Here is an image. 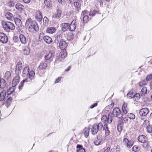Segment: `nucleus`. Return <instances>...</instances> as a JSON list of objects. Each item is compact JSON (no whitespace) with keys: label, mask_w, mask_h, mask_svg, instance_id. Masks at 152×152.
<instances>
[{"label":"nucleus","mask_w":152,"mask_h":152,"mask_svg":"<svg viewBox=\"0 0 152 152\" xmlns=\"http://www.w3.org/2000/svg\"><path fill=\"white\" fill-rule=\"evenodd\" d=\"M103 128V126L102 123H99L97 125L94 124L91 129L92 134L93 135L95 134L98 131L102 130Z\"/></svg>","instance_id":"1"},{"label":"nucleus","mask_w":152,"mask_h":152,"mask_svg":"<svg viewBox=\"0 0 152 152\" xmlns=\"http://www.w3.org/2000/svg\"><path fill=\"white\" fill-rule=\"evenodd\" d=\"M5 24L3 25V27L4 29L7 32L10 31V30H14L15 27L14 25L10 22H5Z\"/></svg>","instance_id":"2"},{"label":"nucleus","mask_w":152,"mask_h":152,"mask_svg":"<svg viewBox=\"0 0 152 152\" xmlns=\"http://www.w3.org/2000/svg\"><path fill=\"white\" fill-rule=\"evenodd\" d=\"M113 115L114 117H117L118 118H121L123 115L121 110L118 107L114 108L113 111Z\"/></svg>","instance_id":"3"},{"label":"nucleus","mask_w":152,"mask_h":152,"mask_svg":"<svg viewBox=\"0 0 152 152\" xmlns=\"http://www.w3.org/2000/svg\"><path fill=\"white\" fill-rule=\"evenodd\" d=\"M39 28L37 22L36 21H34L32 23V25L29 26L28 30L30 32H33L34 31H37L39 30Z\"/></svg>","instance_id":"4"},{"label":"nucleus","mask_w":152,"mask_h":152,"mask_svg":"<svg viewBox=\"0 0 152 152\" xmlns=\"http://www.w3.org/2000/svg\"><path fill=\"white\" fill-rule=\"evenodd\" d=\"M101 120L102 122L105 123L104 124H110L112 119L111 116L110 117L109 115L108 117L106 115H103L101 118Z\"/></svg>","instance_id":"5"},{"label":"nucleus","mask_w":152,"mask_h":152,"mask_svg":"<svg viewBox=\"0 0 152 152\" xmlns=\"http://www.w3.org/2000/svg\"><path fill=\"white\" fill-rule=\"evenodd\" d=\"M8 41L7 36L3 33H0V42L3 43H6Z\"/></svg>","instance_id":"6"},{"label":"nucleus","mask_w":152,"mask_h":152,"mask_svg":"<svg viewBox=\"0 0 152 152\" xmlns=\"http://www.w3.org/2000/svg\"><path fill=\"white\" fill-rule=\"evenodd\" d=\"M124 143L126 145L128 148H131L133 144V141L132 140H129L127 138H125L123 140Z\"/></svg>","instance_id":"7"},{"label":"nucleus","mask_w":152,"mask_h":152,"mask_svg":"<svg viewBox=\"0 0 152 152\" xmlns=\"http://www.w3.org/2000/svg\"><path fill=\"white\" fill-rule=\"evenodd\" d=\"M66 56V51L65 49L62 50L58 57V60L61 61Z\"/></svg>","instance_id":"8"},{"label":"nucleus","mask_w":152,"mask_h":152,"mask_svg":"<svg viewBox=\"0 0 152 152\" xmlns=\"http://www.w3.org/2000/svg\"><path fill=\"white\" fill-rule=\"evenodd\" d=\"M149 109L147 108H145L141 109L140 111L139 114L141 116H145L149 113Z\"/></svg>","instance_id":"9"},{"label":"nucleus","mask_w":152,"mask_h":152,"mask_svg":"<svg viewBox=\"0 0 152 152\" xmlns=\"http://www.w3.org/2000/svg\"><path fill=\"white\" fill-rule=\"evenodd\" d=\"M22 64L21 62L19 61L16 64L15 70V72L16 74H19L21 72L22 69Z\"/></svg>","instance_id":"10"},{"label":"nucleus","mask_w":152,"mask_h":152,"mask_svg":"<svg viewBox=\"0 0 152 152\" xmlns=\"http://www.w3.org/2000/svg\"><path fill=\"white\" fill-rule=\"evenodd\" d=\"M76 26V20H74L70 24L68 28L69 31H74L75 29Z\"/></svg>","instance_id":"11"},{"label":"nucleus","mask_w":152,"mask_h":152,"mask_svg":"<svg viewBox=\"0 0 152 152\" xmlns=\"http://www.w3.org/2000/svg\"><path fill=\"white\" fill-rule=\"evenodd\" d=\"M6 92L5 89L2 90L0 92V101H4L6 97Z\"/></svg>","instance_id":"12"},{"label":"nucleus","mask_w":152,"mask_h":152,"mask_svg":"<svg viewBox=\"0 0 152 152\" xmlns=\"http://www.w3.org/2000/svg\"><path fill=\"white\" fill-rule=\"evenodd\" d=\"M35 18L38 21H41L42 18V12L40 11H37L36 13Z\"/></svg>","instance_id":"13"},{"label":"nucleus","mask_w":152,"mask_h":152,"mask_svg":"<svg viewBox=\"0 0 152 152\" xmlns=\"http://www.w3.org/2000/svg\"><path fill=\"white\" fill-rule=\"evenodd\" d=\"M19 79L20 77L19 76L17 75L16 76H15L12 82V86L15 87V86L18 83L19 81Z\"/></svg>","instance_id":"14"},{"label":"nucleus","mask_w":152,"mask_h":152,"mask_svg":"<svg viewBox=\"0 0 152 152\" xmlns=\"http://www.w3.org/2000/svg\"><path fill=\"white\" fill-rule=\"evenodd\" d=\"M7 87L6 81L3 79H1L0 82V88L3 90L6 88Z\"/></svg>","instance_id":"15"},{"label":"nucleus","mask_w":152,"mask_h":152,"mask_svg":"<svg viewBox=\"0 0 152 152\" xmlns=\"http://www.w3.org/2000/svg\"><path fill=\"white\" fill-rule=\"evenodd\" d=\"M16 9L19 11L21 12L24 10V7L21 4L18 3L15 5Z\"/></svg>","instance_id":"16"},{"label":"nucleus","mask_w":152,"mask_h":152,"mask_svg":"<svg viewBox=\"0 0 152 152\" xmlns=\"http://www.w3.org/2000/svg\"><path fill=\"white\" fill-rule=\"evenodd\" d=\"M56 31V29L54 27H48L46 30V32L49 34H53Z\"/></svg>","instance_id":"17"},{"label":"nucleus","mask_w":152,"mask_h":152,"mask_svg":"<svg viewBox=\"0 0 152 152\" xmlns=\"http://www.w3.org/2000/svg\"><path fill=\"white\" fill-rule=\"evenodd\" d=\"M53 58V53L51 52H49L47 53L45 56L46 60H50V61H52Z\"/></svg>","instance_id":"18"},{"label":"nucleus","mask_w":152,"mask_h":152,"mask_svg":"<svg viewBox=\"0 0 152 152\" xmlns=\"http://www.w3.org/2000/svg\"><path fill=\"white\" fill-rule=\"evenodd\" d=\"M15 88V87L12 86L7 89L6 92V94L7 95H13V93L14 92Z\"/></svg>","instance_id":"19"},{"label":"nucleus","mask_w":152,"mask_h":152,"mask_svg":"<svg viewBox=\"0 0 152 152\" xmlns=\"http://www.w3.org/2000/svg\"><path fill=\"white\" fill-rule=\"evenodd\" d=\"M29 72V68L28 67L26 66L24 69L22 75L24 77L28 76Z\"/></svg>","instance_id":"20"},{"label":"nucleus","mask_w":152,"mask_h":152,"mask_svg":"<svg viewBox=\"0 0 152 152\" xmlns=\"http://www.w3.org/2000/svg\"><path fill=\"white\" fill-rule=\"evenodd\" d=\"M147 137L145 135H141L139 136L138 137V140L139 142H144L146 141L147 140Z\"/></svg>","instance_id":"21"},{"label":"nucleus","mask_w":152,"mask_h":152,"mask_svg":"<svg viewBox=\"0 0 152 152\" xmlns=\"http://www.w3.org/2000/svg\"><path fill=\"white\" fill-rule=\"evenodd\" d=\"M67 43L64 41H62L59 43V46L60 48L62 50L65 49V48L67 46Z\"/></svg>","instance_id":"22"},{"label":"nucleus","mask_w":152,"mask_h":152,"mask_svg":"<svg viewBox=\"0 0 152 152\" xmlns=\"http://www.w3.org/2000/svg\"><path fill=\"white\" fill-rule=\"evenodd\" d=\"M43 39L44 41L47 43L50 44L52 42V38L48 36H45L44 37Z\"/></svg>","instance_id":"23"},{"label":"nucleus","mask_w":152,"mask_h":152,"mask_svg":"<svg viewBox=\"0 0 152 152\" xmlns=\"http://www.w3.org/2000/svg\"><path fill=\"white\" fill-rule=\"evenodd\" d=\"M90 128V127L88 126L86 127L84 129V134L86 137H87L88 136Z\"/></svg>","instance_id":"24"},{"label":"nucleus","mask_w":152,"mask_h":152,"mask_svg":"<svg viewBox=\"0 0 152 152\" xmlns=\"http://www.w3.org/2000/svg\"><path fill=\"white\" fill-rule=\"evenodd\" d=\"M5 16L7 19L9 20H12L14 18L13 14L8 12L5 13Z\"/></svg>","instance_id":"25"},{"label":"nucleus","mask_w":152,"mask_h":152,"mask_svg":"<svg viewBox=\"0 0 152 152\" xmlns=\"http://www.w3.org/2000/svg\"><path fill=\"white\" fill-rule=\"evenodd\" d=\"M62 14V12L59 8L56 9V12L55 13V16L56 18H58L61 17Z\"/></svg>","instance_id":"26"},{"label":"nucleus","mask_w":152,"mask_h":152,"mask_svg":"<svg viewBox=\"0 0 152 152\" xmlns=\"http://www.w3.org/2000/svg\"><path fill=\"white\" fill-rule=\"evenodd\" d=\"M69 24L68 23H63L61 24L62 30L64 32L66 31L69 26Z\"/></svg>","instance_id":"27"},{"label":"nucleus","mask_w":152,"mask_h":152,"mask_svg":"<svg viewBox=\"0 0 152 152\" xmlns=\"http://www.w3.org/2000/svg\"><path fill=\"white\" fill-rule=\"evenodd\" d=\"M19 38L21 43L23 44H25L27 42L26 39L23 35L22 34L20 35Z\"/></svg>","instance_id":"28"},{"label":"nucleus","mask_w":152,"mask_h":152,"mask_svg":"<svg viewBox=\"0 0 152 152\" xmlns=\"http://www.w3.org/2000/svg\"><path fill=\"white\" fill-rule=\"evenodd\" d=\"M47 66V64L46 63L42 62L39 65L38 68L40 69H43L46 68Z\"/></svg>","instance_id":"29"},{"label":"nucleus","mask_w":152,"mask_h":152,"mask_svg":"<svg viewBox=\"0 0 152 152\" xmlns=\"http://www.w3.org/2000/svg\"><path fill=\"white\" fill-rule=\"evenodd\" d=\"M74 5L76 10L78 12L80 9L81 4L75 1L74 3Z\"/></svg>","instance_id":"30"},{"label":"nucleus","mask_w":152,"mask_h":152,"mask_svg":"<svg viewBox=\"0 0 152 152\" xmlns=\"http://www.w3.org/2000/svg\"><path fill=\"white\" fill-rule=\"evenodd\" d=\"M103 130L105 131V134L106 136L109 135L110 134V132L108 128L107 124H104L103 126Z\"/></svg>","instance_id":"31"},{"label":"nucleus","mask_w":152,"mask_h":152,"mask_svg":"<svg viewBox=\"0 0 152 152\" xmlns=\"http://www.w3.org/2000/svg\"><path fill=\"white\" fill-rule=\"evenodd\" d=\"M44 4L45 6L48 8H50L52 6L51 0H44Z\"/></svg>","instance_id":"32"},{"label":"nucleus","mask_w":152,"mask_h":152,"mask_svg":"<svg viewBox=\"0 0 152 152\" xmlns=\"http://www.w3.org/2000/svg\"><path fill=\"white\" fill-rule=\"evenodd\" d=\"M77 152H85V149L83 148V146L79 145H77Z\"/></svg>","instance_id":"33"},{"label":"nucleus","mask_w":152,"mask_h":152,"mask_svg":"<svg viewBox=\"0 0 152 152\" xmlns=\"http://www.w3.org/2000/svg\"><path fill=\"white\" fill-rule=\"evenodd\" d=\"M14 21L16 25L18 26L19 27L21 26L22 22L20 19L18 18H15Z\"/></svg>","instance_id":"34"},{"label":"nucleus","mask_w":152,"mask_h":152,"mask_svg":"<svg viewBox=\"0 0 152 152\" xmlns=\"http://www.w3.org/2000/svg\"><path fill=\"white\" fill-rule=\"evenodd\" d=\"M23 53L24 55H28L30 53L29 48L28 46H25L24 48Z\"/></svg>","instance_id":"35"},{"label":"nucleus","mask_w":152,"mask_h":152,"mask_svg":"<svg viewBox=\"0 0 152 152\" xmlns=\"http://www.w3.org/2000/svg\"><path fill=\"white\" fill-rule=\"evenodd\" d=\"M28 75V76L29 78L31 80H32L34 78L35 74L33 71H31L30 72H29Z\"/></svg>","instance_id":"36"},{"label":"nucleus","mask_w":152,"mask_h":152,"mask_svg":"<svg viewBox=\"0 0 152 152\" xmlns=\"http://www.w3.org/2000/svg\"><path fill=\"white\" fill-rule=\"evenodd\" d=\"M49 20L48 18L46 16H45L43 19V24L45 26H47L48 25Z\"/></svg>","instance_id":"37"},{"label":"nucleus","mask_w":152,"mask_h":152,"mask_svg":"<svg viewBox=\"0 0 152 152\" xmlns=\"http://www.w3.org/2000/svg\"><path fill=\"white\" fill-rule=\"evenodd\" d=\"M128 119L127 118L124 117L122 118L120 121V123L122 124H126L128 122Z\"/></svg>","instance_id":"38"},{"label":"nucleus","mask_w":152,"mask_h":152,"mask_svg":"<svg viewBox=\"0 0 152 152\" xmlns=\"http://www.w3.org/2000/svg\"><path fill=\"white\" fill-rule=\"evenodd\" d=\"M147 92V88L146 87H143L141 90L140 94L141 96H144L146 94Z\"/></svg>","instance_id":"39"},{"label":"nucleus","mask_w":152,"mask_h":152,"mask_svg":"<svg viewBox=\"0 0 152 152\" xmlns=\"http://www.w3.org/2000/svg\"><path fill=\"white\" fill-rule=\"evenodd\" d=\"M140 149V147L137 145H135L132 148V151L134 152H136L138 151Z\"/></svg>","instance_id":"40"},{"label":"nucleus","mask_w":152,"mask_h":152,"mask_svg":"<svg viewBox=\"0 0 152 152\" xmlns=\"http://www.w3.org/2000/svg\"><path fill=\"white\" fill-rule=\"evenodd\" d=\"M82 18L84 23H86L89 21V18L88 15H85Z\"/></svg>","instance_id":"41"},{"label":"nucleus","mask_w":152,"mask_h":152,"mask_svg":"<svg viewBox=\"0 0 152 152\" xmlns=\"http://www.w3.org/2000/svg\"><path fill=\"white\" fill-rule=\"evenodd\" d=\"M12 97H10L8 98L6 101V105L8 106L9 105H10V103L12 102Z\"/></svg>","instance_id":"42"},{"label":"nucleus","mask_w":152,"mask_h":152,"mask_svg":"<svg viewBox=\"0 0 152 152\" xmlns=\"http://www.w3.org/2000/svg\"><path fill=\"white\" fill-rule=\"evenodd\" d=\"M11 76V73L9 71H7L5 73L4 78L6 79H10Z\"/></svg>","instance_id":"43"},{"label":"nucleus","mask_w":152,"mask_h":152,"mask_svg":"<svg viewBox=\"0 0 152 152\" xmlns=\"http://www.w3.org/2000/svg\"><path fill=\"white\" fill-rule=\"evenodd\" d=\"M127 116L128 118L132 119H134L135 118V115L132 113H128Z\"/></svg>","instance_id":"44"},{"label":"nucleus","mask_w":152,"mask_h":152,"mask_svg":"<svg viewBox=\"0 0 152 152\" xmlns=\"http://www.w3.org/2000/svg\"><path fill=\"white\" fill-rule=\"evenodd\" d=\"M32 20L30 18L27 19L25 23V26L27 27L28 26L29 24H31V23L32 22Z\"/></svg>","instance_id":"45"},{"label":"nucleus","mask_w":152,"mask_h":152,"mask_svg":"<svg viewBox=\"0 0 152 152\" xmlns=\"http://www.w3.org/2000/svg\"><path fill=\"white\" fill-rule=\"evenodd\" d=\"M147 131L149 133L152 132V126L151 125H148L146 127Z\"/></svg>","instance_id":"46"},{"label":"nucleus","mask_w":152,"mask_h":152,"mask_svg":"<svg viewBox=\"0 0 152 152\" xmlns=\"http://www.w3.org/2000/svg\"><path fill=\"white\" fill-rule=\"evenodd\" d=\"M140 94L139 93H137L135 95H134L133 97L135 100H138L140 98Z\"/></svg>","instance_id":"47"},{"label":"nucleus","mask_w":152,"mask_h":152,"mask_svg":"<svg viewBox=\"0 0 152 152\" xmlns=\"http://www.w3.org/2000/svg\"><path fill=\"white\" fill-rule=\"evenodd\" d=\"M96 12L97 11L95 10H93L92 11H91L89 14V15L90 16H95Z\"/></svg>","instance_id":"48"},{"label":"nucleus","mask_w":152,"mask_h":152,"mask_svg":"<svg viewBox=\"0 0 152 152\" xmlns=\"http://www.w3.org/2000/svg\"><path fill=\"white\" fill-rule=\"evenodd\" d=\"M146 84V82L145 80H143L139 83V85L140 86H142L143 85H145Z\"/></svg>","instance_id":"49"},{"label":"nucleus","mask_w":152,"mask_h":152,"mask_svg":"<svg viewBox=\"0 0 152 152\" xmlns=\"http://www.w3.org/2000/svg\"><path fill=\"white\" fill-rule=\"evenodd\" d=\"M101 142V140H98L97 139L95 140L94 141V144L96 145H99Z\"/></svg>","instance_id":"50"},{"label":"nucleus","mask_w":152,"mask_h":152,"mask_svg":"<svg viewBox=\"0 0 152 152\" xmlns=\"http://www.w3.org/2000/svg\"><path fill=\"white\" fill-rule=\"evenodd\" d=\"M149 121H148L145 120L143 123V126L145 127H146L148 126L149 125Z\"/></svg>","instance_id":"51"},{"label":"nucleus","mask_w":152,"mask_h":152,"mask_svg":"<svg viewBox=\"0 0 152 152\" xmlns=\"http://www.w3.org/2000/svg\"><path fill=\"white\" fill-rule=\"evenodd\" d=\"M143 146L145 148H148V147L149 146V144L148 142H147V140L145 142H143Z\"/></svg>","instance_id":"52"},{"label":"nucleus","mask_w":152,"mask_h":152,"mask_svg":"<svg viewBox=\"0 0 152 152\" xmlns=\"http://www.w3.org/2000/svg\"><path fill=\"white\" fill-rule=\"evenodd\" d=\"M127 96L128 98H132L134 96V94L131 92H129L127 95Z\"/></svg>","instance_id":"53"},{"label":"nucleus","mask_w":152,"mask_h":152,"mask_svg":"<svg viewBox=\"0 0 152 152\" xmlns=\"http://www.w3.org/2000/svg\"><path fill=\"white\" fill-rule=\"evenodd\" d=\"M88 12L87 10H84L83 11H82L81 13V16L83 17L85 15H88Z\"/></svg>","instance_id":"54"},{"label":"nucleus","mask_w":152,"mask_h":152,"mask_svg":"<svg viewBox=\"0 0 152 152\" xmlns=\"http://www.w3.org/2000/svg\"><path fill=\"white\" fill-rule=\"evenodd\" d=\"M27 81V80H23L20 83V84L19 86V88L20 90L22 88L23 86V83L24 82Z\"/></svg>","instance_id":"55"},{"label":"nucleus","mask_w":152,"mask_h":152,"mask_svg":"<svg viewBox=\"0 0 152 152\" xmlns=\"http://www.w3.org/2000/svg\"><path fill=\"white\" fill-rule=\"evenodd\" d=\"M152 79V74L150 75L147 76L146 79L147 81H149Z\"/></svg>","instance_id":"56"},{"label":"nucleus","mask_w":152,"mask_h":152,"mask_svg":"<svg viewBox=\"0 0 152 152\" xmlns=\"http://www.w3.org/2000/svg\"><path fill=\"white\" fill-rule=\"evenodd\" d=\"M8 4L10 7H13L15 5L14 3L12 1H10L8 3Z\"/></svg>","instance_id":"57"},{"label":"nucleus","mask_w":152,"mask_h":152,"mask_svg":"<svg viewBox=\"0 0 152 152\" xmlns=\"http://www.w3.org/2000/svg\"><path fill=\"white\" fill-rule=\"evenodd\" d=\"M122 124H121L120 125H118L117 126V130L118 131L120 132L122 130V126H121Z\"/></svg>","instance_id":"58"},{"label":"nucleus","mask_w":152,"mask_h":152,"mask_svg":"<svg viewBox=\"0 0 152 152\" xmlns=\"http://www.w3.org/2000/svg\"><path fill=\"white\" fill-rule=\"evenodd\" d=\"M18 37L17 36H15L13 38V41L15 42H16L18 41Z\"/></svg>","instance_id":"59"},{"label":"nucleus","mask_w":152,"mask_h":152,"mask_svg":"<svg viewBox=\"0 0 152 152\" xmlns=\"http://www.w3.org/2000/svg\"><path fill=\"white\" fill-rule=\"evenodd\" d=\"M97 105V103H94L93 104L91 105L90 107V108H93L95 107Z\"/></svg>","instance_id":"60"},{"label":"nucleus","mask_w":152,"mask_h":152,"mask_svg":"<svg viewBox=\"0 0 152 152\" xmlns=\"http://www.w3.org/2000/svg\"><path fill=\"white\" fill-rule=\"evenodd\" d=\"M122 109L123 113L124 114H126L128 112V109H125V108H122Z\"/></svg>","instance_id":"61"},{"label":"nucleus","mask_w":152,"mask_h":152,"mask_svg":"<svg viewBox=\"0 0 152 152\" xmlns=\"http://www.w3.org/2000/svg\"><path fill=\"white\" fill-rule=\"evenodd\" d=\"M59 3H61L62 4H64L65 2V0H58Z\"/></svg>","instance_id":"62"},{"label":"nucleus","mask_w":152,"mask_h":152,"mask_svg":"<svg viewBox=\"0 0 152 152\" xmlns=\"http://www.w3.org/2000/svg\"><path fill=\"white\" fill-rule=\"evenodd\" d=\"M61 77H58L55 80V83H58L59 82V81L61 80Z\"/></svg>","instance_id":"63"},{"label":"nucleus","mask_w":152,"mask_h":152,"mask_svg":"<svg viewBox=\"0 0 152 152\" xmlns=\"http://www.w3.org/2000/svg\"><path fill=\"white\" fill-rule=\"evenodd\" d=\"M110 148L108 147L107 149L104 151V152H109L110 151Z\"/></svg>","instance_id":"64"}]
</instances>
